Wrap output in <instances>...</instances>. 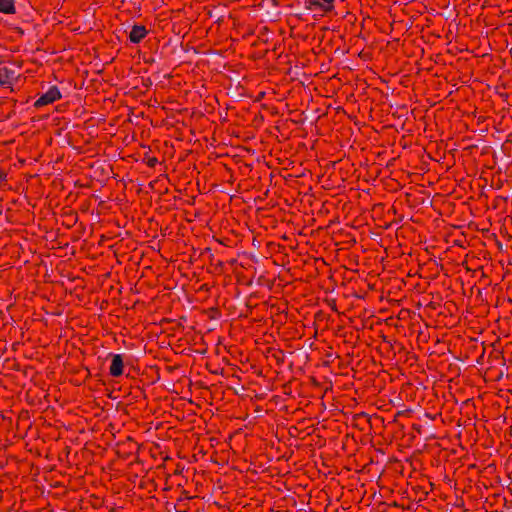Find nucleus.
<instances>
[{
  "label": "nucleus",
  "instance_id": "1",
  "mask_svg": "<svg viewBox=\"0 0 512 512\" xmlns=\"http://www.w3.org/2000/svg\"><path fill=\"white\" fill-rule=\"evenodd\" d=\"M61 97L60 91L57 87L53 86L47 92L42 94L35 102L36 107H42L51 104Z\"/></svg>",
  "mask_w": 512,
  "mask_h": 512
},
{
  "label": "nucleus",
  "instance_id": "4",
  "mask_svg": "<svg viewBox=\"0 0 512 512\" xmlns=\"http://www.w3.org/2000/svg\"><path fill=\"white\" fill-rule=\"evenodd\" d=\"M147 34V30L144 26L135 25L131 31L129 38L133 43H139Z\"/></svg>",
  "mask_w": 512,
  "mask_h": 512
},
{
  "label": "nucleus",
  "instance_id": "5",
  "mask_svg": "<svg viewBox=\"0 0 512 512\" xmlns=\"http://www.w3.org/2000/svg\"><path fill=\"white\" fill-rule=\"evenodd\" d=\"M14 78V72L6 66L0 65V86L8 85Z\"/></svg>",
  "mask_w": 512,
  "mask_h": 512
},
{
  "label": "nucleus",
  "instance_id": "6",
  "mask_svg": "<svg viewBox=\"0 0 512 512\" xmlns=\"http://www.w3.org/2000/svg\"><path fill=\"white\" fill-rule=\"evenodd\" d=\"M16 11L14 0H0V12L4 14H14Z\"/></svg>",
  "mask_w": 512,
  "mask_h": 512
},
{
  "label": "nucleus",
  "instance_id": "3",
  "mask_svg": "<svg viewBox=\"0 0 512 512\" xmlns=\"http://www.w3.org/2000/svg\"><path fill=\"white\" fill-rule=\"evenodd\" d=\"M123 373V359L120 354H114L112 356V362L110 366V374L114 377H118Z\"/></svg>",
  "mask_w": 512,
  "mask_h": 512
},
{
  "label": "nucleus",
  "instance_id": "7",
  "mask_svg": "<svg viewBox=\"0 0 512 512\" xmlns=\"http://www.w3.org/2000/svg\"><path fill=\"white\" fill-rule=\"evenodd\" d=\"M6 179V174L0 169V182Z\"/></svg>",
  "mask_w": 512,
  "mask_h": 512
},
{
  "label": "nucleus",
  "instance_id": "2",
  "mask_svg": "<svg viewBox=\"0 0 512 512\" xmlns=\"http://www.w3.org/2000/svg\"><path fill=\"white\" fill-rule=\"evenodd\" d=\"M334 6V0H308L307 7L310 10H319L321 12H327L332 10Z\"/></svg>",
  "mask_w": 512,
  "mask_h": 512
}]
</instances>
